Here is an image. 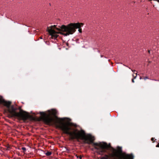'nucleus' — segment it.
Returning a JSON list of instances; mask_svg holds the SVG:
<instances>
[{"label": "nucleus", "instance_id": "1", "mask_svg": "<svg viewBox=\"0 0 159 159\" xmlns=\"http://www.w3.org/2000/svg\"><path fill=\"white\" fill-rule=\"evenodd\" d=\"M57 111L56 110L52 109L48 110L47 112H40L39 114L43 121L47 124L55 125L56 126L61 129L64 133L69 134L71 139H80L84 140L85 143L90 144L92 143L94 139L93 137L90 134L86 135L85 132L81 130L76 132V130L70 132L71 129L70 127L72 125V123L70 122V119L67 118L66 122H64L66 118H58L55 116Z\"/></svg>", "mask_w": 159, "mask_h": 159}, {"label": "nucleus", "instance_id": "2", "mask_svg": "<svg viewBox=\"0 0 159 159\" xmlns=\"http://www.w3.org/2000/svg\"><path fill=\"white\" fill-rule=\"evenodd\" d=\"M93 146L97 152L100 155L106 152L107 150H111L112 153L110 156L113 159H133L132 154H125L122 152V147L118 146L116 149L111 148L110 144L104 142L93 143Z\"/></svg>", "mask_w": 159, "mask_h": 159}, {"label": "nucleus", "instance_id": "3", "mask_svg": "<svg viewBox=\"0 0 159 159\" xmlns=\"http://www.w3.org/2000/svg\"><path fill=\"white\" fill-rule=\"evenodd\" d=\"M83 25V24L82 23H71L67 25H62L60 28L57 27L55 25H52L48 27L47 31L51 35L52 39H55L58 36L59 33L67 36L74 33L76 31V29H79V32L81 33L82 29L80 28Z\"/></svg>", "mask_w": 159, "mask_h": 159}, {"label": "nucleus", "instance_id": "4", "mask_svg": "<svg viewBox=\"0 0 159 159\" xmlns=\"http://www.w3.org/2000/svg\"><path fill=\"white\" fill-rule=\"evenodd\" d=\"M0 103L6 106L9 113L13 116L16 117L22 120H26L28 118V116L26 113L20 110V112H17L16 111L17 108L14 106L10 107L11 102L10 101H7L4 100L2 98L0 97Z\"/></svg>", "mask_w": 159, "mask_h": 159}, {"label": "nucleus", "instance_id": "5", "mask_svg": "<svg viewBox=\"0 0 159 159\" xmlns=\"http://www.w3.org/2000/svg\"><path fill=\"white\" fill-rule=\"evenodd\" d=\"M109 158V156L107 155H106L102 157L101 159H108Z\"/></svg>", "mask_w": 159, "mask_h": 159}, {"label": "nucleus", "instance_id": "6", "mask_svg": "<svg viewBox=\"0 0 159 159\" xmlns=\"http://www.w3.org/2000/svg\"><path fill=\"white\" fill-rule=\"evenodd\" d=\"M52 154V152H50L48 151L46 153H45V154L47 156H49L50 155Z\"/></svg>", "mask_w": 159, "mask_h": 159}, {"label": "nucleus", "instance_id": "7", "mask_svg": "<svg viewBox=\"0 0 159 159\" xmlns=\"http://www.w3.org/2000/svg\"><path fill=\"white\" fill-rule=\"evenodd\" d=\"M137 73H135V75H134V74H133V76L134 77V79H135L137 77Z\"/></svg>", "mask_w": 159, "mask_h": 159}, {"label": "nucleus", "instance_id": "8", "mask_svg": "<svg viewBox=\"0 0 159 159\" xmlns=\"http://www.w3.org/2000/svg\"><path fill=\"white\" fill-rule=\"evenodd\" d=\"M22 148V150H23V151H26V149L25 148V147H22V148Z\"/></svg>", "mask_w": 159, "mask_h": 159}, {"label": "nucleus", "instance_id": "9", "mask_svg": "<svg viewBox=\"0 0 159 159\" xmlns=\"http://www.w3.org/2000/svg\"><path fill=\"white\" fill-rule=\"evenodd\" d=\"M76 156L77 157V158H79V159H82V157L81 156H80V157H78V156H77L76 155Z\"/></svg>", "mask_w": 159, "mask_h": 159}, {"label": "nucleus", "instance_id": "10", "mask_svg": "<svg viewBox=\"0 0 159 159\" xmlns=\"http://www.w3.org/2000/svg\"><path fill=\"white\" fill-rule=\"evenodd\" d=\"M148 79V78L147 77H145L144 78V79L145 80H146V79Z\"/></svg>", "mask_w": 159, "mask_h": 159}, {"label": "nucleus", "instance_id": "11", "mask_svg": "<svg viewBox=\"0 0 159 159\" xmlns=\"http://www.w3.org/2000/svg\"><path fill=\"white\" fill-rule=\"evenodd\" d=\"M134 78H133L132 79V82L133 83H134Z\"/></svg>", "mask_w": 159, "mask_h": 159}, {"label": "nucleus", "instance_id": "12", "mask_svg": "<svg viewBox=\"0 0 159 159\" xmlns=\"http://www.w3.org/2000/svg\"><path fill=\"white\" fill-rule=\"evenodd\" d=\"M156 147H159V144H157L156 145Z\"/></svg>", "mask_w": 159, "mask_h": 159}, {"label": "nucleus", "instance_id": "13", "mask_svg": "<svg viewBox=\"0 0 159 159\" xmlns=\"http://www.w3.org/2000/svg\"><path fill=\"white\" fill-rule=\"evenodd\" d=\"M40 39H42V37H40Z\"/></svg>", "mask_w": 159, "mask_h": 159}, {"label": "nucleus", "instance_id": "14", "mask_svg": "<svg viewBox=\"0 0 159 159\" xmlns=\"http://www.w3.org/2000/svg\"><path fill=\"white\" fill-rule=\"evenodd\" d=\"M132 70V71H133V72H135V70H134V71H133V70Z\"/></svg>", "mask_w": 159, "mask_h": 159}, {"label": "nucleus", "instance_id": "15", "mask_svg": "<svg viewBox=\"0 0 159 159\" xmlns=\"http://www.w3.org/2000/svg\"><path fill=\"white\" fill-rule=\"evenodd\" d=\"M153 138H152L151 139V140H153Z\"/></svg>", "mask_w": 159, "mask_h": 159}, {"label": "nucleus", "instance_id": "16", "mask_svg": "<svg viewBox=\"0 0 159 159\" xmlns=\"http://www.w3.org/2000/svg\"><path fill=\"white\" fill-rule=\"evenodd\" d=\"M157 1L158 2H159V0H157Z\"/></svg>", "mask_w": 159, "mask_h": 159}, {"label": "nucleus", "instance_id": "17", "mask_svg": "<svg viewBox=\"0 0 159 159\" xmlns=\"http://www.w3.org/2000/svg\"><path fill=\"white\" fill-rule=\"evenodd\" d=\"M142 79V78H141V77H140V79Z\"/></svg>", "mask_w": 159, "mask_h": 159}]
</instances>
